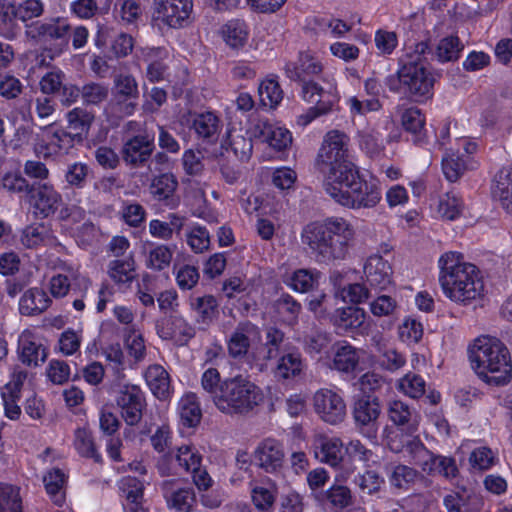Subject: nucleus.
<instances>
[{
  "label": "nucleus",
  "mask_w": 512,
  "mask_h": 512,
  "mask_svg": "<svg viewBox=\"0 0 512 512\" xmlns=\"http://www.w3.org/2000/svg\"><path fill=\"white\" fill-rule=\"evenodd\" d=\"M68 476L59 468L48 470L43 476V483L51 501L57 506H63L66 500V484Z\"/></svg>",
  "instance_id": "nucleus-33"
},
{
  "label": "nucleus",
  "mask_w": 512,
  "mask_h": 512,
  "mask_svg": "<svg viewBox=\"0 0 512 512\" xmlns=\"http://www.w3.org/2000/svg\"><path fill=\"white\" fill-rule=\"evenodd\" d=\"M284 339V334L280 330L270 327L266 332V344L260 345L258 344L259 355L255 353V357H257L260 362H266L278 354L279 345L282 343ZM264 363H260L262 366Z\"/></svg>",
  "instance_id": "nucleus-55"
},
{
  "label": "nucleus",
  "mask_w": 512,
  "mask_h": 512,
  "mask_svg": "<svg viewBox=\"0 0 512 512\" xmlns=\"http://www.w3.org/2000/svg\"><path fill=\"white\" fill-rule=\"evenodd\" d=\"M425 386L424 379L413 373H407L396 383L399 392L413 399L419 398L425 393Z\"/></svg>",
  "instance_id": "nucleus-59"
},
{
  "label": "nucleus",
  "mask_w": 512,
  "mask_h": 512,
  "mask_svg": "<svg viewBox=\"0 0 512 512\" xmlns=\"http://www.w3.org/2000/svg\"><path fill=\"white\" fill-rule=\"evenodd\" d=\"M153 149L154 135H137L124 144L123 157L130 164H141L148 160Z\"/></svg>",
  "instance_id": "nucleus-27"
},
{
  "label": "nucleus",
  "mask_w": 512,
  "mask_h": 512,
  "mask_svg": "<svg viewBox=\"0 0 512 512\" xmlns=\"http://www.w3.org/2000/svg\"><path fill=\"white\" fill-rule=\"evenodd\" d=\"M295 71L292 72L291 66L287 65V73L290 78L301 79V75H316L322 72V63L313 55L308 52L299 55L298 67H294Z\"/></svg>",
  "instance_id": "nucleus-57"
},
{
  "label": "nucleus",
  "mask_w": 512,
  "mask_h": 512,
  "mask_svg": "<svg viewBox=\"0 0 512 512\" xmlns=\"http://www.w3.org/2000/svg\"><path fill=\"white\" fill-rule=\"evenodd\" d=\"M156 331L160 338L172 340L179 346L186 345L194 336V327L182 316H171L159 321Z\"/></svg>",
  "instance_id": "nucleus-21"
},
{
  "label": "nucleus",
  "mask_w": 512,
  "mask_h": 512,
  "mask_svg": "<svg viewBox=\"0 0 512 512\" xmlns=\"http://www.w3.org/2000/svg\"><path fill=\"white\" fill-rule=\"evenodd\" d=\"M221 37L231 49H240L244 47L248 40L249 31L245 22L232 20L221 28Z\"/></svg>",
  "instance_id": "nucleus-45"
},
{
  "label": "nucleus",
  "mask_w": 512,
  "mask_h": 512,
  "mask_svg": "<svg viewBox=\"0 0 512 512\" xmlns=\"http://www.w3.org/2000/svg\"><path fill=\"white\" fill-rule=\"evenodd\" d=\"M50 303V298L42 289L31 288L20 298L19 310L23 315H35L45 311Z\"/></svg>",
  "instance_id": "nucleus-44"
},
{
  "label": "nucleus",
  "mask_w": 512,
  "mask_h": 512,
  "mask_svg": "<svg viewBox=\"0 0 512 512\" xmlns=\"http://www.w3.org/2000/svg\"><path fill=\"white\" fill-rule=\"evenodd\" d=\"M383 434L384 441L391 451L401 453L406 461L421 467L424 471L428 461L431 460L432 453L418 437L411 438L403 443L399 439L402 435L395 433L388 427L384 429Z\"/></svg>",
  "instance_id": "nucleus-13"
},
{
  "label": "nucleus",
  "mask_w": 512,
  "mask_h": 512,
  "mask_svg": "<svg viewBox=\"0 0 512 512\" xmlns=\"http://www.w3.org/2000/svg\"><path fill=\"white\" fill-rule=\"evenodd\" d=\"M376 350L379 355V363L384 369L395 372L402 368L406 363L405 356L398 352L384 337L373 339Z\"/></svg>",
  "instance_id": "nucleus-37"
},
{
  "label": "nucleus",
  "mask_w": 512,
  "mask_h": 512,
  "mask_svg": "<svg viewBox=\"0 0 512 512\" xmlns=\"http://www.w3.org/2000/svg\"><path fill=\"white\" fill-rule=\"evenodd\" d=\"M226 342L228 353L232 358L247 357L251 361L260 362L255 357V353L259 355L258 344L261 342V333L253 323L248 321L239 323Z\"/></svg>",
  "instance_id": "nucleus-12"
},
{
  "label": "nucleus",
  "mask_w": 512,
  "mask_h": 512,
  "mask_svg": "<svg viewBox=\"0 0 512 512\" xmlns=\"http://www.w3.org/2000/svg\"><path fill=\"white\" fill-rule=\"evenodd\" d=\"M323 188L336 203L349 209L373 208L382 198L379 180L361 176L354 164L325 177Z\"/></svg>",
  "instance_id": "nucleus-3"
},
{
  "label": "nucleus",
  "mask_w": 512,
  "mask_h": 512,
  "mask_svg": "<svg viewBox=\"0 0 512 512\" xmlns=\"http://www.w3.org/2000/svg\"><path fill=\"white\" fill-rule=\"evenodd\" d=\"M365 320V310L354 306L337 309L332 318L334 325L347 333L359 331Z\"/></svg>",
  "instance_id": "nucleus-34"
},
{
  "label": "nucleus",
  "mask_w": 512,
  "mask_h": 512,
  "mask_svg": "<svg viewBox=\"0 0 512 512\" xmlns=\"http://www.w3.org/2000/svg\"><path fill=\"white\" fill-rule=\"evenodd\" d=\"M44 9L45 5L41 0H23L16 3L15 19L23 22L26 26L29 21L42 16Z\"/></svg>",
  "instance_id": "nucleus-61"
},
{
  "label": "nucleus",
  "mask_w": 512,
  "mask_h": 512,
  "mask_svg": "<svg viewBox=\"0 0 512 512\" xmlns=\"http://www.w3.org/2000/svg\"><path fill=\"white\" fill-rule=\"evenodd\" d=\"M325 87L320 86L313 80H302L301 97L307 102L314 104L302 114L296 117V125L305 128L316 118L329 113L339 100L337 83L332 75L323 77Z\"/></svg>",
  "instance_id": "nucleus-7"
},
{
  "label": "nucleus",
  "mask_w": 512,
  "mask_h": 512,
  "mask_svg": "<svg viewBox=\"0 0 512 512\" xmlns=\"http://www.w3.org/2000/svg\"><path fill=\"white\" fill-rule=\"evenodd\" d=\"M93 120L94 115L81 108H74L67 113L68 128L70 129L68 133L74 143H80L87 137Z\"/></svg>",
  "instance_id": "nucleus-38"
},
{
  "label": "nucleus",
  "mask_w": 512,
  "mask_h": 512,
  "mask_svg": "<svg viewBox=\"0 0 512 512\" xmlns=\"http://www.w3.org/2000/svg\"><path fill=\"white\" fill-rule=\"evenodd\" d=\"M108 275L118 289L125 291L135 279V266L132 259H117L109 263Z\"/></svg>",
  "instance_id": "nucleus-41"
},
{
  "label": "nucleus",
  "mask_w": 512,
  "mask_h": 512,
  "mask_svg": "<svg viewBox=\"0 0 512 512\" xmlns=\"http://www.w3.org/2000/svg\"><path fill=\"white\" fill-rule=\"evenodd\" d=\"M166 501L169 508L178 512H190L195 503V493L192 488H179L170 495H166Z\"/></svg>",
  "instance_id": "nucleus-58"
},
{
  "label": "nucleus",
  "mask_w": 512,
  "mask_h": 512,
  "mask_svg": "<svg viewBox=\"0 0 512 512\" xmlns=\"http://www.w3.org/2000/svg\"><path fill=\"white\" fill-rule=\"evenodd\" d=\"M316 414L326 423L336 425L346 416V403L341 393L334 389H319L313 396Z\"/></svg>",
  "instance_id": "nucleus-15"
},
{
  "label": "nucleus",
  "mask_w": 512,
  "mask_h": 512,
  "mask_svg": "<svg viewBox=\"0 0 512 512\" xmlns=\"http://www.w3.org/2000/svg\"><path fill=\"white\" fill-rule=\"evenodd\" d=\"M253 459L255 464L267 473L280 472L285 462L283 443L272 437L261 440L254 449Z\"/></svg>",
  "instance_id": "nucleus-17"
},
{
  "label": "nucleus",
  "mask_w": 512,
  "mask_h": 512,
  "mask_svg": "<svg viewBox=\"0 0 512 512\" xmlns=\"http://www.w3.org/2000/svg\"><path fill=\"white\" fill-rule=\"evenodd\" d=\"M141 57L148 63L146 76L151 82H158L166 78V65L163 63L169 58V51L165 48H143Z\"/></svg>",
  "instance_id": "nucleus-31"
},
{
  "label": "nucleus",
  "mask_w": 512,
  "mask_h": 512,
  "mask_svg": "<svg viewBox=\"0 0 512 512\" xmlns=\"http://www.w3.org/2000/svg\"><path fill=\"white\" fill-rule=\"evenodd\" d=\"M462 209V200L454 192H448L439 199L437 211L445 219H456L461 214Z\"/></svg>",
  "instance_id": "nucleus-63"
},
{
  "label": "nucleus",
  "mask_w": 512,
  "mask_h": 512,
  "mask_svg": "<svg viewBox=\"0 0 512 512\" xmlns=\"http://www.w3.org/2000/svg\"><path fill=\"white\" fill-rule=\"evenodd\" d=\"M71 33V26L63 17H53L44 21H32L26 25L25 36L28 39L43 42L55 43L51 49L50 57L60 55L68 47V37Z\"/></svg>",
  "instance_id": "nucleus-9"
},
{
  "label": "nucleus",
  "mask_w": 512,
  "mask_h": 512,
  "mask_svg": "<svg viewBox=\"0 0 512 512\" xmlns=\"http://www.w3.org/2000/svg\"><path fill=\"white\" fill-rule=\"evenodd\" d=\"M317 29L332 38H342L352 29V25L334 17L316 19Z\"/></svg>",
  "instance_id": "nucleus-62"
},
{
  "label": "nucleus",
  "mask_w": 512,
  "mask_h": 512,
  "mask_svg": "<svg viewBox=\"0 0 512 512\" xmlns=\"http://www.w3.org/2000/svg\"><path fill=\"white\" fill-rule=\"evenodd\" d=\"M274 309L279 318L288 325H295L298 322L302 310L300 302L288 293L281 294L274 301Z\"/></svg>",
  "instance_id": "nucleus-46"
},
{
  "label": "nucleus",
  "mask_w": 512,
  "mask_h": 512,
  "mask_svg": "<svg viewBox=\"0 0 512 512\" xmlns=\"http://www.w3.org/2000/svg\"><path fill=\"white\" fill-rule=\"evenodd\" d=\"M356 238L353 223L342 216H330L308 223L301 232L302 243L307 245L321 264L344 260Z\"/></svg>",
  "instance_id": "nucleus-1"
},
{
  "label": "nucleus",
  "mask_w": 512,
  "mask_h": 512,
  "mask_svg": "<svg viewBox=\"0 0 512 512\" xmlns=\"http://www.w3.org/2000/svg\"><path fill=\"white\" fill-rule=\"evenodd\" d=\"M437 266L442 292L450 301L467 306L483 299L485 284L479 269L464 260L462 253L447 251L440 255Z\"/></svg>",
  "instance_id": "nucleus-2"
},
{
  "label": "nucleus",
  "mask_w": 512,
  "mask_h": 512,
  "mask_svg": "<svg viewBox=\"0 0 512 512\" xmlns=\"http://www.w3.org/2000/svg\"><path fill=\"white\" fill-rule=\"evenodd\" d=\"M0 512H23L20 489L7 483H0Z\"/></svg>",
  "instance_id": "nucleus-53"
},
{
  "label": "nucleus",
  "mask_w": 512,
  "mask_h": 512,
  "mask_svg": "<svg viewBox=\"0 0 512 512\" xmlns=\"http://www.w3.org/2000/svg\"><path fill=\"white\" fill-rule=\"evenodd\" d=\"M193 0H154L152 25L161 31L178 30L192 21Z\"/></svg>",
  "instance_id": "nucleus-8"
},
{
  "label": "nucleus",
  "mask_w": 512,
  "mask_h": 512,
  "mask_svg": "<svg viewBox=\"0 0 512 512\" xmlns=\"http://www.w3.org/2000/svg\"><path fill=\"white\" fill-rule=\"evenodd\" d=\"M179 466L187 472H191L201 466L202 454L191 444L178 447L175 455Z\"/></svg>",
  "instance_id": "nucleus-60"
},
{
  "label": "nucleus",
  "mask_w": 512,
  "mask_h": 512,
  "mask_svg": "<svg viewBox=\"0 0 512 512\" xmlns=\"http://www.w3.org/2000/svg\"><path fill=\"white\" fill-rule=\"evenodd\" d=\"M116 403L128 425H135L141 420L145 398L139 386L132 384L122 386L118 392Z\"/></svg>",
  "instance_id": "nucleus-18"
},
{
  "label": "nucleus",
  "mask_w": 512,
  "mask_h": 512,
  "mask_svg": "<svg viewBox=\"0 0 512 512\" xmlns=\"http://www.w3.org/2000/svg\"><path fill=\"white\" fill-rule=\"evenodd\" d=\"M386 413L389 421L402 430L415 433L420 425L419 412L406 402L394 399L387 403Z\"/></svg>",
  "instance_id": "nucleus-22"
},
{
  "label": "nucleus",
  "mask_w": 512,
  "mask_h": 512,
  "mask_svg": "<svg viewBox=\"0 0 512 512\" xmlns=\"http://www.w3.org/2000/svg\"><path fill=\"white\" fill-rule=\"evenodd\" d=\"M189 304L195 322L202 327L210 326L218 318L219 305L211 295L191 297Z\"/></svg>",
  "instance_id": "nucleus-30"
},
{
  "label": "nucleus",
  "mask_w": 512,
  "mask_h": 512,
  "mask_svg": "<svg viewBox=\"0 0 512 512\" xmlns=\"http://www.w3.org/2000/svg\"><path fill=\"white\" fill-rule=\"evenodd\" d=\"M303 364L299 353L291 352L282 356L276 367V374L284 379L297 376L302 370Z\"/></svg>",
  "instance_id": "nucleus-64"
},
{
  "label": "nucleus",
  "mask_w": 512,
  "mask_h": 512,
  "mask_svg": "<svg viewBox=\"0 0 512 512\" xmlns=\"http://www.w3.org/2000/svg\"><path fill=\"white\" fill-rule=\"evenodd\" d=\"M221 147L227 152L231 151L240 160H247L253 149L251 140L237 131H230L222 140Z\"/></svg>",
  "instance_id": "nucleus-47"
},
{
  "label": "nucleus",
  "mask_w": 512,
  "mask_h": 512,
  "mask_svg": "<svg viewBox=\"0 0 512 512\" xmlns=\"http://www.w3.org/2000/svg\"><path fill=\"white\" fill-rule=\"evenodd\" d=\"M177 414L183 426L196 427L202 418L198 397L193 392L185 393L177 404Z\"/></svg>",
  "instance_id": "nucleus-35"
},
{
  "label": "nucleus",
  "mask_w": 512,
  "mask_h": 512,
  "mask_svg": "<svg viewBox=\"0 0 512 512\" xmlns=\"http://www.w3.org/2000/svg\"><path fill=\"white\" fill-rule=\"evenodd\" d=\"M387 477L390 486L399 491L411 489L422 479L421 474L417 470L404 464L393 466L390 472H388Z\"/></svg>",
  "instance_id": "nucleus-42"
},
{
  "label": "nucleus",
  "mask_w": 512,
  "mask_h": 512,
  "mask_svg": "<svg viewBox=\"0 0 512 512\" xmlns=\"http://www.w3.org/2000/svg\"><path fill=\"white\" fill-rule=\"evenodd\" d=\"M167 219L168 221L152 219L149 222V233L151 236L162 240H169L174 233L180 234L185 223V217L176 213H170Z\"/></svg>",
  "instance_id": "nucleus-43"
},
{
  "label": "nucleus",
  "mask_w": 512,
  "mask_h": 512,
  "mask_svg": "<svg viewBox=\"0 0 512 512\" xmlns=\"http://www.w3.org/2000/svg\"><path fill=\"white\" fill-rule=\"evenodd\" d=\"M253 135L277 151H284L292 144V134L287 128L264 120L255 124Z\"/></svg>",
  "instance_id": "nucleus-23"
},
{
  "label": "nucleus",
  "mask_w": 512,
  "mask_h": 512,
  "mask_svg": "<svg viewBox=\"0 0 512 512\" xmlns=\"http://www.w3.org/2000/svg\"><path fill=\"white\" fill-rule=\"evenodd\" d=\"M322 278L323 274L316 268H299L287 272L282 281L292 291L305 294L317 290Z\"/></svg>",
  "instance_id": "nucleus-25"
},
{
  "label": "nucleus",
  "mask_w": 512,
  "mask_h": 512,
  "mask_svg": "<svg viewBox=\"0 0 512 512\" xmlns=\"http://www.w3.org/2000/svg\"><path fill=\"white\" fill-rule=\"evenodd\" d=\"M424 472L429 474H440L445 478L456 476L458 469L455 460L451 457L431 454V460L428 461Z\"/></svg>",
  "instance_id": "nucleus-56"
},
{
  "label": "nucleus",
  "mask_w": 512,
  "mask_h": 512,
  "mask_svg": "<svg viewBox=\"0 0 512 512\" xmlns=\"http://www.w3.org/2000/svg\"><path fill=\"white\" fill-rule=\"evenodd\" d=\"M428 54L429 45L426 41L405 45L397 71L399 86H390V90L402 93L416 103H425L431 99L435 78L426 61Z\"/></svg>",
  "instance_id": "nucleus-4"
},
{
  "label": "nucleus",
  "mask_w": 512,
  "mask_h": 512,
  "mask_svg": "<svg viewBox=\"0 0 512 512\" xmlns=\"http://www.w3.org/2000/svg\"><path fill=\"white\" fill-rule=\"evenodd\" d=\"M62 202L60 193L49 183H42L30 190V204L34 214L46 218L54 214Z\"/></svg>",
  "instance_id": "nucleus-19"
},
{
  "label": "nucleus",
  "mask_w": 512,
  "mask_h": 512,
  "mask_svg": "<svg viewBox=\"0 0 512 512\" xmlns=\"http://www.w3.org/2000/svg\"><path fill=\"white\" fill-rule=\"evenodd\" d=\"M370 313L376 318H394L399 312V303L396 298L381 294L368 302Z\"/></svg>",
  "instance_id": "nucleus-49"
},
{
  "label": "nucleus",
  "mask_w": 512,
  "mask_h": 512,
  "mask_svg": "<svg viewBox=\"0 0 512 512\" xmlns=\"http://www.w3.org/2000/svg\"><path fill=\"white\" fill-rule=\"evenodd\" d=\"M260 102L268 108H276L283 99V91L274 77L263 79L258 87Z\"/></svg>",
  "instance_id": "nucleus-50"
},
{
  "label": "nucleus",
  "mask_w": 512,
  "mask_h": 512,
  "mask_svg": "<svg viewBox=\"0 0 512 512\" xmlns=\"http://www.w3.org/2000/svg\"><path fill=\"white\" fill-rule=\"evenodd\" d=\"M348 144L349 137L344 132L331 130L325 134L316 159L319 168L329 167L324 178L333 172H342L345 165L353 164L347 159Z\"/></svg>",
  "instance_id": "nucleus-10"
},
{
  "label": "nucleus",
  "mask_w": 512,
  "mask_h": 512,
  "mask_svg": "<svg viewBox=\"0 0 512 512\" xmlns=\"http://www.w3.org/2000/svg\"><path fill=\"white\" fill-rule=\"evenodd\" d=\"M312 448L315 457L330 466H338L342 461L343 443L340 438L324 433L314 435Z\"/></svg>",
  "instance_id": "nucleus-24"
},
{
  "label": "nucleus",
  "mask_w": 512,
  "mask_h": 512,
  "mask_svg": "<svg viewBox=\"0 0 512 512\" xmlns=\"http://www.w3.org/2000/svg\"><path fill=\"white\" fill-rule=\"evenodd\" d=\"M73 447L76 452L86 458L98 460V454L91 431L86 427L77 428L74 432Z\"/></svg>",
  "instance_id": "nucleus-51"
},
{
  "label": "nucleus",
  "mask_w": 512,
  "mask_h": 512,
  "mask_svg": "<svg viewBox=\"0 0 512 512\" xmlns=\"http://www.w3.org/2000/svg\"><path fill=\"white\" fill-rule=\"evenodd\" d=\"M113 100L124 115H132L139 95L138 84L135 78L128 74L117 75L112 90Z\"/></svg>",
  "instance_id": "nucleus-20"
},
{
  "label": "nucleus",
  "mask_w": 512,
  "mask_h": 512,
  "mask_svg": "<svg viewBox=\"0 0 512 512\" xmlns=\"http://www.w3.org/2000/svg\"><path fill=\"white\" fill-rule=\"evenodd\" d=\"M182 121L186 123L200 139L213 142L219 135L220 119L211 111L199 114L189 113L183 116Z\"/></svg>",
  "instance_id": "nucleus-26"
},
{
  "label": "nucleus",
  "mask_w": 512,
  "mask_h": 512,
  "mask_svg": "<svg viewBox=\"0 0 512 512\" xmlns=\"http://www.w3.org/2000/svg\"><path fill=\"white\" fill-rule=\"evenodd\" d=\"M263 400L262 390L248 378L239 375L221 383L214 404L223 413L242 414L251 411Z\"/></svg>",
  "instance_id": "nucleus-6"
},
{
  "label": "nucleus",
  "mask_w": 512,
  "mask_h": 512,
  "mask_svg": "<svg viewBox=\"0 0 512 512\" xmlns=\"http://www.w3.org/2000/svg\"><path fill=\"white\" fill-rule=\"evenodd\" d=\"M363 281L371 290H388L394 284L392 265L379 254L370 255L363 265Z\"/></svg>",
  "instance_id": "nucleus-16"
},
{
  "label": "nucleus",
  "mask_w": 512,
  "mask_h": 512,
  "mask_svg": "<svg viewBox=\"0 0 512 512\" xmlns=\"http://www.w3.org/2000/svg\"><path fill=\"white\" fill-rule=\"evenodd\" d=\"M119 489L125 498V512H146L143 508V483L135 477L125 476L119 481Z\"/></svg>",
  "instance_id": "nucleus-28"
},
{
  "label": "nucleus",
  "mask_w": 512,
  "mask_h": 512,
  "mask_svg": "<svg viewBox=\"0 0 512 512\" xmlns=\"http://www.w3.org/2000/svg\"><path fill=\"white\" fill-rule=\"evenodd\" d=\"M20 241L26 248L60 246L51 230L44 224L27 226L21 233Z\"/></svg>",
  "instance_id": "nucleus-39"
},
{
  "label": "nucleus",
  "mask_w": 512,
  "mask_h": 512,
  "mask_svg": "<svg viewBox=\"0 0 512 512\" xmlns=\"http://www.w3.org/2000/svg\"><path fill=\"white\" fill-rule=\"evenodd\" d=\"M401 124L405 131L413 135L415 143L421 142L425 127V117L418 108H405L401 114Z\"/></svg>",
  "instance_id": "nucleus-48"
},
{
  "label": "nucleus",
  "mask_w": 512,
  "mask_h": 512,
  "mask_svg": "<svg viewBox=\"0 0 512 512\" xmlns=\"http://www.w3.org/2000/svg\"><path fill=\"white\" fill-rule=\"evenodd\" d=\"M469 360L477 376L489 385H504L512 377L510 353L496 337H477L469 346Z\"/></svg>",
  "instance_id": "nucleus-5"
},
{
  "label": "nucleus",
  "mask_w": 512,
  "mask_h": 512,
  "mask_svg": "<svg viewBox=\"0 0 512 512\" xmlns=\"http://www.w3.org/2000/svg\"><path fill=\"white\" fill-rule=\"evenodd\" d=\"M19 356L23 363L29 366H38L43 363L47 353L42 344L30 331H23L18 339Z\"/></svg>",
  "instance_id": "nucleus-29"
},
{
  "label": "nucleus",
  "mask_w": 512,
  "mask_h": 512,
  "mask_svg": "<svg viewBox=\"0 0 512 512\" xmlns=\"http://www.w3.org/2000/svg\"><path fill=\"white\" fill-rule=\"evenodd\" d=\"M381 413V405L377 397L360 398L354 406L353 417L358 426L374 424Z\"/></svg>",
  "instance_id": "nucleus-40"
},
{
  "label": "nucleus",
  "mask_w": 512,
  "mask_h": 512,
  "mask_svg": "<svg viewBox=\"0 0 512 512\" xmlns=\"http://www.w3.org/2000/svg\"><path fill=\"white\" fill-rule=\"evenodd\" d=\"M328 500L332 506L343 509L352 502L351 491L343 485H332L323 494H315V500L320 504H324V500Z\"/></svg>",
  "instance_id": "nucleus-52"
},
{
  "label": "nucleus",
  "mask_w": 512,
  "mask_h": 512,
  "mask_svg": "<svg viewBox=\"0 0 512 512\" xmlns=\"http://www.w3.org/2000/svg\"><path fill=\"white\" fill-rule=\"evenodd\" d=\"M477 148L475 141L463 137L458 138L454 147L446 151L442 158V170L448 181L455 182L466 170L478 167V161L473 156Z\"/></svg>",
  "instance_id": "nucleus-11"
},
{
  "label": "nucleus",
  "mask_w": 512,
  "mask_h": 512,
  "mask_svg": "<svg viewBox=\"0 0 512 512\" xmlns=\"http://www.w3.org/2000/svg\"><path fill=\"white\" fill-rule=\"evenodd\" d=\"M144 377L154 396L162 400L170 397V378L167 371L161 365H150L147 368Z\"/></svg>",
  "instance_id": "nucleus-36"
},
{
  "label": "nucleus",
  "mask_w": 512,
  "mask_h": 512,
  "mask_svg": "<svg viewBox=\"0 0 512 512\" xmlns=\"http://www.w3.org/2000/svg\"><path fill=\"white\" fill-rule=\"evenodd\" d=\"M177 185L175 176L165 173L152 180L150 192L156 200L166 201L173 196Z\"/></svg>",
  "instance_id": "nucleus-54"
},
{
  "label": "nucleus",
  "mask_w": 512,
  "mask_h": 512,
  "mask_svg": "<svg viewBox=\"0 0 512 512\" xmlns=\"http://www.w3.org/2000/svg\"><path fill=\"white\" fill-rule=\"evenodd\" d=\"M362 354V350H358L350 343L339 342L334 346L333 368L340 372H353L357 368Z\"/></svg>",
  "instance_id": "nucleus-32"
},
{
  "label": "nucleus",
  "mask_w": 512,
  "mask_h": 512,
  "mask_svg": "<svg viewBox=\"0 0 512 512\" xmlns=\"http://www.w3.org/2000/svg\"><path fill=\"white\" fill-rule=\"evenodd\" d=\"M74 144L73 138L67 131L52 124L41 131L34 150L40 157H57L68 154Z\"/></svg>",
  "instance_id": "nucleus-14"
}]
</instances>
